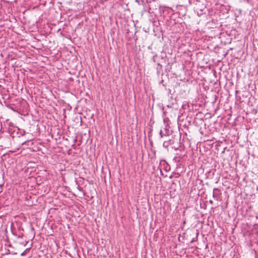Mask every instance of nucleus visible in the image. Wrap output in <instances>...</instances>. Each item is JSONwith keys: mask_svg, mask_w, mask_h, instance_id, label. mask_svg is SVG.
<instances>
[{"mask_svg": "<svg viewBox=\"0 0 258 258\" xmlns=\"http://www.w3.org/2000/svg\"><path fill=\"white\" fill-rule=\"evenodd\" d=\"M221 190L218 188H215L213 189V197L216 201L220 200L221 198Z\"/></svg>", "mask_w": 258, "mask_h": 258, "instance_id": "nucleus-1", "label": "nucleus"}, {"mask_svg": "<svg viewBox=\"0 0 258 258\" xmlns=\"http://www.w3.org/2000/svg\"><path fill=\"white\" fill-rule=\"evenodd\" d=\"M173 141H172L171 140H170L169 141H164L163 143V146L165 148H167L169 146V145L173 143Z\"/></svg>", "mask_w": 258, "mask_h": 258, "instance_id": "nucleus-2", "label": "nucleus"}, {"mask_svg": "<svg viewBox=\"0 0 258 258\" xmlns=\"http://www.w3.org/2000/svg\"><path fill=\"white\" fill-rule=\"evenodd\" d=\"M179 142H178V143L177 144V145H176V146H174L173 147V148L175 149V150H178L179 147H180V145H179Z\"/></svg>", "mask_w": 258, "mask_h": 258, "instance_id": "nucleus-3", "label": "nucleus"}, {"mask_svg": "<svg viewBox=\"0 0 258 258\" xmlns=\"http://www.w3.org/2000/svg\"><path fill=\"white\" fill-rule=\"evenodd\" d=\"M136 2L139 5H143L144 3V2L143 0H142V4L140 3L139 0H135Z\"/></svg>", "mask_w": 258, "mask_h": 258, "instance_id": "nucleus-4", "label": "nucleus"}, {"mask_svg": "<svg viewBox=\"0 0 258 258\" xmlns=\"http://www.w3.org/2000/svg\"><path fill=\"white\" fill-rule=\"evenodd\" d=\"M160 135L161 137L162 138L163 137V135H162V131H160Z\"/></svg>", "mask_w": 258, "mask_h": 258, "instance_id": "nucleus-5", "label": "nucleus"}, {"mask_svg": "<svg viewBox=\"0 0 258 258\" xmlns=\"http://www.w3.org/2000/svg\"><path fill=\"white\" fill-rule=\"evenodd\" d=\"M209 203H210V204H213V201H212V200H210V201H209Z\"/></svg>", "mask_w": 258, "mask_h": 258, "instance_id": "nucleus-6", "label": "nucleus"}, {"mask_svg": "<svg viewBox=\"0 0 258 258\" xmlns=\"http://www.w3.org/2000/svg\"><path fill=\"white\" fill-rule=\"evenodd\" d=\"M22 255H24V252H23L22 254H21Z\"/></svg>", "mask_w": 258, "mask_h": 258, "instance_id": "nucleus-7", "label": "nucleus"}]
</instances>
